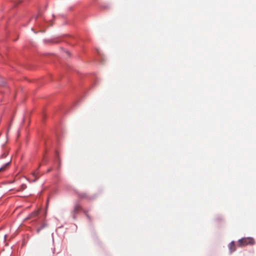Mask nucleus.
<instances>
[{
  "instance_id": "nucleus-10",
  "label": "nucleus",
  "mask_w": 256,
  "mask_h": 256,
  "mask_svg": "<svg viewBox=\"0 0 256 256\" xmlns=\"http://www.w3.org/2000/svg\"><path fill=\"white\" fill-rule=\"evenodd\" d=\"M37 178H36L34 180V181H36V179H37Z\"/></svg>"
},
{
  "instance_id": "nucleus-7",
  "label": "nucleus",
  "mask_w": 256,
  "mask_h": 256,
  "mask_svg": "<svg viewBox=\"0 0 256 256\" xmlns=\"http://www.w3.org/2000/svg\"><path fill=\"white\" fill-rule=\"evenodd\" d=\"M8 152H4V153L3 154H2L1 156V158H5L8 155Z\"/></svg>"
},
{
  "instance_id": "nucleus-4",
  "label": "nucleus",
  "mask_w": 256,
  "mask_h": 256,
  "mask_svg": "<svg viewBox=\"0 0 256 256\" xmlns=\"http://www.w3.org/2000/svg\"><path fill=\"white\" fill-rule=\"evenodd\" d=\"M81 209V206L80 205H76L75 206L74 208V212H78Z\"/></svg>"
},
{
  "instance_id": "nucleus-8",
  "label": "nucleus",
  "mask_w": 256,
  "mask_h": 256,
  "mask_svg": "<svg viewBox=\"0 0 256 256\" xmlns=\"http://www.w3.org/2000/svg\"><path fill=\"white\" fill-rule=\"evenodd\" d=\"M32 216H36L38 214V212H34L32 214Z\"/></svg>"
},
{
  "instance_id": "nucleus-3",
  "label": "nucleus",
  "mask_w": 256,
  "mask_h": 256,
  "mask_svg": "<svg viewBox=\"0 0 256 256\" xmlns=\"http://www.w3.org/2000/svg\"><path fill=\"white\" fill-rule=\"evenodd\" d=\"M54 248L53 247V246H52L50 248V250L49 252H48V254L50 256H54Z\"/></svg>"
},
{
  "instance_id": "nucleus-6",
  "label": "nucleus",
  "mask_w": 256,
  "mask_h": 256,
  "mask_svg": "<svg viewBox=\"0 0 256 256\" xmlns=\"http://www.w3.org/2000/svg\"><path fill=\"white\" fill-rule=\"evenodd\" d=\"M10 162H6L4 166L0 168V172H2V171H4V170H5V168L8 166V164H9Z\"/></svg>"
},
{
  "instance_id": "nucleus-5",
  "label": "nucleus",
  "mask_w": 256,
  "mask_h": 256,
  "mask_svg": "<svg viewBox=\"0 0 256 256\" xmlns=\"http://www.w3.org/2000/svg\"><path fill=\"white\" fill-rule=\"evenodd\" d=\"M84 212L85 213V214H86L88 219L89 220V221H91L92 220V218L90 216V214H88V212L86 211V210H84Z\"/></svg>"
},
{
  "instance_id": "nucleus-9",
  "label": "nucleus",
  "mask_w": 256,
  "mask_h": 256,
  "mask_svg": "<svg viewBox=\"0 0 256 256\" xmlns=\"http://www.w3.org/2000/svg\"><path fill=\"white\" fill-rule=\"evenodd\" d=\"M36 174V172H34V173H32V175H33L34 176H35Z\"/></svg>"
},
{
  "instance_id": "nucleus-2",
  "label": "nucleus",
  "mask_w": 256,
  "mask_h": 256,
  "mask_svg": "<svg viewBox=\"0 0 256 256\" xmlns=\"http://www.w3.org/2000/svg\"><path fill=\"white\" fill-rule=\"evenodd\" d=\"M228 248L230 253H232V252H234L236 250V247L234 242H232L229 244Z\"/></svg>"
},
{
  "instance_id": "nucleus-1",
  "label": "nucleus",
  "mask_w": 256,
  "mask_h": 256,
  "mask_svg": "<svg viewBox=\"0 0 256 256\" xmlns=\"http://www.w3.org/2000/svg\"><path fill=\"white\" fill-rule=\"evenodd\" d=\"M254 243L255 241L253 238H244L239 240L238 244L239 246H244L247 245H254Z\"/></svg>"
}]
</instances>
